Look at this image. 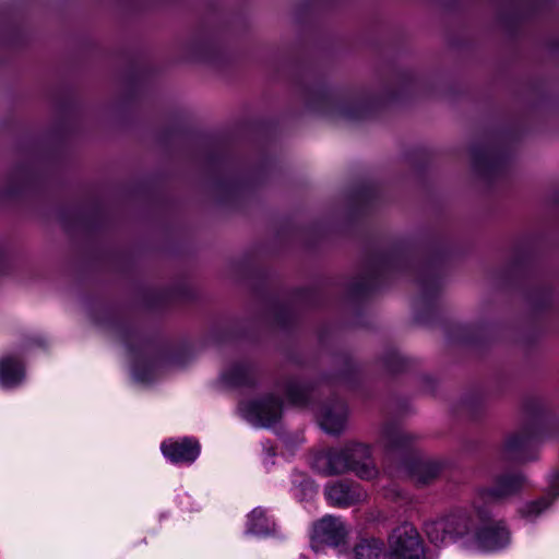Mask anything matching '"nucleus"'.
Wrapping results in <instances>:
<instances>
[{
    "instance_id": "nucleus-1",
    "label": "nucleus",
    "mask_w": 559,
    "mask_h": 559,
    "mask_svg": "<svg viewBox=\"0 0 559 559\" xmlns=\"http://www.w3.org/2000/svg\"><path fill=\"white\" fill-rule=\"evenodd\" d=\"M474 512L479 521L475 530L474 542L484 551H496L510 543V532L502 521H493L490 512L474 502Z\"/></svg>"
},
{
    "instance_id": "nucleus-2",
    "label": "nucleus",
    "mask_w": 559,
    "mask_h": 559,
    "mask_svg": "<svg viewBox=\"0 0 559 559\" xmlns=\"http://www.w3.org/2000/svg\"><path fill=\"white\" fill-rule=\"evenodd\" d=\"M385 559H426L424 542L417 528L411 523L396 526L389 535Z\"/></svg>"
},
{
    "instance_id": "nucleus-3",
    "label": "nucleus",
    "mask_w": 559,
    "mask_h": 559,
    "mask_svg": "<svg viewBox=\"0 0 559 559\" xmlns=\"http://www.w3.org/2000/svg\"><path fill=\"white\" fill-rule=\"evenodd\" d=\"M472 527L473 520L465 512H455L429 520L424 526L429 542L437 546L444 544L448 539H455L469 534Z\"/></svg>"
},
{
    "instance_id": "nucleus-4",
    "label": "nucleus",
    "mask_w": 559,
    "mask_h": 559,
    "mask_svg": "<svg viewBox=\"0 0 559 559\" xmlns=\"http://www.w3.org/2000/svg\"><path fill=\"white\" fill-rule=\"evenodd\" d=\"M526 484V478L519 472H504L493 478L492 485L478 490L474 502L478 506L497 502L519 493Z\"/></svg>"
},
{
    "instance_id": "nucleus-5",
    "label": "nucleus",
    "mask_w": 559,
    "mask_h": 559,
    "mask_svg": "<svg viewBox=\"0 0 559 559\" xmlns=\"http://www.w3.org/2000/svg\"><path fill=\"white\" fill-rule=\"evenodd\" d=\"M242 416L255 426L270 427L275 424L282 414V402L270 394L261 400L240 404Z\"/></svg>"
},
{
    "instance_id": "nucleus-6",
    "label": "nucleus",
    "mask_w": 559,
    "mask_h": 559,
    "mask_svg": "<svg viewBox=\"0 0 559 559\" xmlns=\"http://www.w3.org/2000/svg\"><path fill=\"white\" fill-rule=\"evenodd\" d=\"M328 502L336 508H349L367 499V492L356 481L342 479L328 484L324 488Z\"/></svg>"
},
{
    "instance_id": "nucleus-7",
    "label": "nucleus",
    "mask_w": 559,
    "mask_h": 559,
    "mask_svg": "<svg viewBox=\"0 0 559 559\" xmlns=\"http://www.w3.org/2000/svg\"><path fill=\"white\" fill-rule=\"evenodd\" d=\"M349 442L338 448H331L319 453L314 459V467L324 476L342 475L352 472Z\"/></svg>"
},
{
    "instance_id": "nucleus-8",
    "label": "nucleus",
    "mask_w": 559,
    "mask_h": 559,
    "mask_svg": "<svg viewBox=\"0 0 559 559\" xmlns=\"http://www.w3.org/2000/svg\"><path fill=\"white\" fill-rule=\"evenodd\" d=\"M348 530L338 516L325 515L313 525L312 543L336 547L343 544Z\"/></svg>"
},
{
    "instance_id": "nucleus-9",
    "label": "nucleus",
    "mask_w": 559,
    "mask_h": 559,
    "mask_svg": "<svg viewBox=\"0 0 559 559\" xmlns=\"http://www.w3.org/2000/svg\"><path fill=\"white\" fill-rule=\"evenodd\" d=\"M535 439L536 432L532 427L522 428L507 438L501 449V456L504 460L519 462L530 460L526 453L535 443Z\"/></svg>"
},
{
    "instance_id": "nucleus-10",
    "label": "nucleus",
    "mask_w": 559,
    "mask_h": 559,
    "mask_svg": "<svg viewBox=\"0 0 559 559\" xmlns=\"http://www.w3.org/2000/svg\"><path fill=\"white\" fill-rule=\"evenodd\" d=\"M321 428L331 435H338L345 429L347 407L343 401L335 399L325 403L317 411Z\"/></svg>"
},
{
    "instance_id": "nucleus-11",
    "label": "nucleus",
    "mask_w": 559,
    "mask_h": 559,
    "mask_svg": "<svg viewBox=\"0 0 559 559\" xmlns=\"http://www.w3.org/2000/svg\"><path fill=\"white\" fill-rule=\"evenodd\" d=\"M352 473L362 480L374 479L379 471L371 457L370 448L359 442H349Z\"/></svg>"
},
{
    "instance_id": "nucleus-12",
    "label": "nucleus",
    "mask_w": 559,
    "mask_h": 559,
    "mask_svg": "<svg viewBox=\"0 0 559 559\" xmlns=\"http://www.w3.org/2000/svg\"><path fill=\"white\" fill-rule=\"evenodd\" d=\"M380 444L390 453L413 452L414 436L397 424H385L380 432Z\"/></svg>"
},
{
    "instance_id": "nucleus-13",
    "label": "nucleus",
    "mask_w": 559,
    "mask_h": 559,
    "mask_svg": "<svg viewBox=\"0 0 559 559\" xmlns=\"http://www.w3.org/2000/svg\"><path fill=\"white\" fill-rule=\"evenodd\" d=\"M163 454L173 463L190 464L200 454V444L197 440L185 438L179 441L168 440L162 443Z\"/></svg>"
},
{
    "instance_id": "nucleus-14",
    "label": "nucleus",
    "mask_w": 559,
    "mask_h": 559,
    "mask_svg": "<svg viewBox=\"0 0 559 559\" xmlns=\"http://www.w3.org/2000/svg\"><path fill=\"white\" fill-rule=\"evenodd\" d=\"M404 467L409 476L420 485H426L433 480L441 471L439 463L424 460L417 455H414L411 462H406Z\"/></svg>"
},
{
    "instance_id": "nucleus-15",
    "label": "nucleus",
    "mask_w": 559,
    "mask_h": 559,
    "mask_svg": "<svg viewBox=\"0 0 559 559\" xmlns=\"http://www.w3.org/2000/svg\"><path fill=\"white\" fill-rule=\"evenodd\" d=\"M24 378V368L14 357H4L0 360V383L5 388L19 385Z\"/></svg>"
},
{
    "instance_id": "nucleus-16",
    "label": "nucleus",
    "mask_w": 559,
    "mask_h": 559,
    "mask_svg": "<svg viewBox=\"0 0 559 559\" xmlns=\"http://www.w3.org/2000/svg\"><path fill=\"white\" fill-rule=\"evenodd\" d=\"M274 522L266 515V511L262 508H255L248 515L247 534L264 536L274 531Z\"/></svg>"
},
{
    "instance_id": "nucleus-17",
    "label": "nucleus",
    "mask_w": 559,
    "mask_h": 559,
    "mask_svg": "<svg viewBox=\"0 0 559 559\" xmlns=\"http://www.w3.org/2000/svg\"><path fill=\"white\" fill-rule=\"evenodd\" d=\"M285 395L289 403L296 406H307L310 403L311 391L298 380L290 379L285 384Z\"/></svg>"
},
{
    "instance_id": "nucleus-18",
    "label": "nucleus",
    "mask_w": 559,
    "mask_h": 559,
    "mask_svg": "<svg viewBox=\"0 0 559 559\" xmlns=\"http://www.w3.org/2000/svg\"><path fill=\"white\" fill-rule=\"evenodd\" d=\"M223 379L230 385H249L252 383V368L246 362L235 364L223 373Z\"/></svg>"
},
{
    "instance_id": "nucleus-19",
    "label": "nucleus",
    "mask_w": 559,
    "mask_h": 559,
    "mask_svg": "<svg viewBox=\"0 0 559 559\" xmlns=\"http://www.w3.org/2000/svg\"><path fill=\"white\" fill-rule=\"evenodd\" d=\"M384 544L378 538H362L354 547L355 559H378L383 554Z\"/></svg>"
},
{
    "instance_id": "nucleus-20",
    "label": "nucleus",
    "mask_w": 559,
    "mask_h": 559,
    "mask_svg": "<svg viewBox=\"0 0 559 559\" xmlns=\"http://www.w3.org/2000/svg\"><path fill=\"white\" fill-rule=\"evenodd\" d=\"M549 498H542L537 501H534L526 506L524 513L527 516L538 515L543 510H545L550 504Z\"/></svg>"
},
{
    "instance_id": "nucleus-21",
    "label": "nucleus",
    "mask_w": 559,
    "mask_h": 559,
    "mask_svg": "<svg viewBox=\"0 0 559 559\" xmlns=\"http://www.w3.org/2000/svg\"><path fill=\"white\" fill-rule=\"evenodd\" d=\"M549 489L552 497L559 496V472L552 475Z\"/></svg>"
},
{
    "instance_id": "nucleus-22",
    "label": "nucleus",
    "mask_w": 559,
    "mask_h": 559,
    "mask_svg": "<svg viewBox=\"0 0 559 559\" xmlns=\"http://www.w3.org/2000/svg\"><path fill=\"white\" fill-rule=\"evenodd\" d=\"M389 266H390V261L389 260L385 259V260L381 261V263L379 264V266L374 271V273H376L374 276L381 275Z\"/></svg>"
},
{
    "instance_id": "nucleus-23",
    "label": "nucleus",
    "mask_w": 559,
    "mask_h": 559,
    "mask_svg": "<svg viewBox=\"0 0 559 559\" xmlns=\"http://www.w3.org/2000/svg\"><path fill=\"white\" fill-rule=\"evenodd\" d=\"M343 115L346 116L347 118H352V119H358V118L362 117V115L360 112H355V111H344Z\"/></svg>"
}]
</instances>
